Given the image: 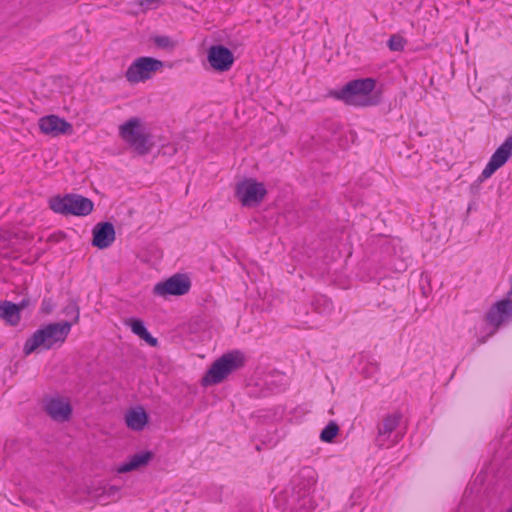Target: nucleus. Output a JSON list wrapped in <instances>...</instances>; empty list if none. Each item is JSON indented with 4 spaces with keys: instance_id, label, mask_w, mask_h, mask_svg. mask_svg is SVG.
I'll list each match as a JSON object with an SVG mask.
<instances>
[{
    "instance_id": "f257e3e1",
    "label": "nucleus",
    "mask_w": 512,
    "mask_h": 512,
    "mask_svg": "<svg viewBox=\"0 0 512 512\" xmlns=\"http://www.w3.org/2000/svg\"><path fill=\"white\" fill-rule=\"evenodd\" d=\"M376 80L374 78H358L347 82L340 89H331L327 96L343 102L348 106L368 107L382 102L381 92H374Z\"/></svg>"
},
{
    "instance_id": "f03ea898",
    "label": "nucleus",
    "mask_w": 512,
    "mask_h": 512,
    "mask_svg": "<svg viewBox=\"0 0 512 512\" xmlns=\"http://www.w3.org/2000/svg\"><path fill=\"white\" fill-rule=\"evenodd\" d=\"M72 323L61 321L42 325L31 337H29L23 347V353L30 355L38 348L50 350L61 346L67 339L71 331Z\"/></svg>"
},
{
    "instance_id": "7ed1b4c3",
    "label": "nucleus",
    "mask_w": 512,
    "mask_h": 512,
    "mask_svg": "<svg viewBox=\"0 0 512 512\" xmlns=\"http://www.w3.org/2000/svg\"><path fill=\"white\" fill-rule=\"evenodd\" d=\"M245 362V355L240 350H233L223 354L207 369L201 379V385L208 387L223 382L229 374L243 368Z\"/></svg>"
},
{
    "instance_id": "20e7f679",
    "label": "nucleus",
    "mask_w": 512,
    "mask_h": 512,
    "mask_svg": "<svg viewBox=\"0 0 512 512\" xmlns=\"http://www.w3.org/2000/svg\"><path fill=\"white\" fill-rule=\"evenodd\" d=\"M49 208L64 216L72 215L84 217L94 209V203L91 199L76 193H69L63 196L56 195L49 199Z\"/></svg>"
},
{
    "instance_id": "39448f33",
    "label": "nucleus",
    "mask_w": 512,
    "mask_h": 512,
    "mask_svg": "<svg viewBox=\"0 0 512 512\" xmlns=\"http://www.w3.org/2000/svg\"><path fill=\"white\" fill-rule=\"evenodd\" d=\"M120 137L139 155L150 153L153 147L152 136L145 132L141 119L132 117L119 127Z\"/></svg>"
},
{
    "instance_id": "423d86ee",
    "label": "nucleus",
    "mask_w": 512,
    "mask_h": 512,
    "mask_svg": "<svg viewBox=\"0 0 512 512\" xmlns=\"http://www.w3.org/2000/svg\"><path fill=\"white\" fill-rule=\"evenodd\" d=\"M266 195L267 190L264 183L258 182L255 178H244L235 187L234 196L244 207L260 205Z\"/></svg>"
},
{
    "instance_id": "0eeeda50",
    "label": "nucleus",
    "mask_w": 512,
    "mask_h": 512,
    "mask_svg": "<svg viewBox=\"0 0 512 512\" xmlns=\"http://www.w3.org/2000/svg\"><path fill=\"white\" fill-rule=\"evenodd\" d=\"M162 66L161 60L152 57H139L128 67L125 77L130 83L143 82L151 78L152 73Z\"/></svg>"
},
{
    "instance_id": "6e6552de",
    "label": "nucleus",
    "mask_w": 512,
    "mask_h": 512,
    "mask_svg": "<svg viewBox=\"0 0 512 512\" xmlns=\"http://www.w3.org/2000/svg\"><path fill=\"white\" fill-rule=\"evenodd\" d=\"M512 276L511 288L507 293V298L494 303L485 315V321L493 327L488 336L493 335L499 327L507 320L512 318Z\"/></svg>"
},
{
    "instance_id": "1a4fd4ad",
    "label": "nucleus",
    "mask_w": 512,
    "mask_h": 512,
    "mask_svg": "<svg viewBox=\"0 0 512 512\" xmlns=\"http://www.w3.org/2000/svg\"><path fill=\"white\" fill-rule=\"evenodd\" d=\"M191 281L188 275L177 273L168 279L157 283L153 288V293L158 296H182L189 292Z\"/></svg>"
},
{
    "instance_id": "9d476101",
    "label": "nucleus",
    "mask_w": 512,
    "mask_h": 512,
    "mask_svg": "<svg viewBox=\"0 0 512 512\" xmlns=\"http://www.w3.org/2000/svg\"><path fill=\"white\" fill-rule=\"evenodd\" d=\"M43 410L52 420L63 423L71 419L73 407L65 398L49 397L44 400Z\"/></svg>"
},
{
    "instance_id": "9b49d317",
    "label": "nucleus",
    "mask_w": 512,
    "mask_h": 512,
    "mask_svg": "<svg viewBox=\"0 0 512 512\" xmlns=\"http://www.w3.org/2000/svg\"><path fill=\"white\" fill-rule=\"evenodd\" d=\"M207 60L213 70L226 72L234 63L233 52L222 44L212 45L207 51Z\"/></svg>"
},
{
    "instance_id": "f8f14e48",
    "label": "nucleus",
    "mask_w": 512,
    "mask_h": 512,
    "mask_svg": "<svg viewBox=\"0 0 512 512\" xmlns=\"http://www.w3.org/2000/svg\"><path fill=\"white\" fill-rule=\"evenodd\" d=\"M39 128L42 133L53 137L73 132L71 123L53 114L41 117L39 119Z\"/></svg>"
},
{
    "instance_id": "ddd939ff",
    "label": "nucleus",
    "mask_w": 512,
    "mask_h": 512,
    "mask_svg": "<svg viewBox=\"0 0 512 512\" xmlns=\"http://www.w3.org/2000/svg\"><path fill=\"white\" fill-rule=\"evenodd\" d=\"M115 240V228L109 221H103L95 225L92 231V246L98 249H106Z\"/></svg>"
},
{
    "instance_id": "4468645a",
    "label": "nucleus",
    "mask_w": 512,
    "mask_h": 512,
    "mask_svg": "<svg viewBox=\"0 0 512 512\" xmlns=\"http://www.w3.org/2000/svg\"><path fill=\"white\" fill-rule=\"evenodd\" d=\"M154 456V452L149 450L136 453L130 456L127 461L121 463L117 471L119 473H127L145 467L154 458Z\"/></svg>"
},
{
    "instance_id": "2eb2a0df",
    "label": "nucleus",
    "mask_w": 512,
    "mask_h": 512,
    "mask_svg": "<svg viewBox=\"0 0 512 512\" xmlns=\"http://www.w3.org/2000/svg\"><path fill=\"white\" fill-rule=\"evenodd\" d=\"M149 422V415L141 406L131 408L125 415V423L133 431H142Z\"/></svg>"
},
{
    "instance_id": "dca6fc26",
    "label": "nucleus",
    "mask_w": 512,
    "mask_h": 512,
    "mask_svg": "<svg viewBox=\"0 0 512 512\" xmlns=\"http://www.w3.org/2000/svg\"><path fill=\"white\" fill-rule=\"evenodd\" d=\"M0 319L10 326H17L21 321V314H18L16 303L8 300L0 301Z\"/></svg>"
},
{
    "instance_id": "f3484780",
    "label": "nucleus",
    "mask_w": 512,
    "mask_h": 512,
    "mask_svg": "<svg viewBox=\"0 0 512 512\" xmlns=\"http://www.w3.org/2000/svg\"><path fill=\"white\" fill-rule=\"evenodd\" d=\"M127 324L135 335H137L140 339L144 340L151 347H156L158 345L157 338L153 337L149 333L144 321L138 318H130L128 319Z\"/></svg>"
},
{
    "instance_id": "a211bd4d",
    "label": "nucleus",
    "mask_w": 512,
    "mask_h": 512,
    "mask_svg": "<svg viewBox=\"0 0 512 512\" xmlns=\"http://www.w3.org/2000/svg\"><path fill=\"white\" fill-rule=\"evenodd\" d=\"M512 156V136L506 138V140L495 150L492 154L491 159L495 161L501 167Z\"/></svg>"
},
{
    "instance_id": "6ab92c4d",
    "label": "nucleus",
    "mask_w": 512,
    "mask_h": 512,
    "mask_svg": "<svg viewBox=\"0 0 512 512\" xmlns=\"http://www.w3.org/2000/svg\"><path fill=\"white\" fill-rule=\"evenodd\" d=\"M402 418V414L400 412H395L391 415L386 416L383 419V424L379 427L378 437H382L384 435H390L399 425L400 420Z\"/></svg>"
},
{
    "instance_id": "aec40b11",
    "label": "nucleus",
    "mask_w": 512,
    "mask_h": 512,
    "mask_svg": "<svg viewBox=\"0 0 512 512\" xmlns=\"http://www.w3.org/2000/svg\"><path fill=\"white\" fill-rule=\"evenodd\" d=\"M339 433V426L335 421H330L321 431L320 440L331 443Z\"/></svg>"
},
{
    "instance_id": "412c9836",
    "label": "nucleus",
    "mask_w": 512,
    "mask_h": 512,
    "mask_svg": "<svg viewBox=\"0 0 512 512\" xmlns=\"http://www.w3.org/2000/svg\"><path fill=\"white\" fill-rule=\"evenodd\" d=\"M314 509V501L308 496H303L298 500L297 506L293 507L291 512H311Z\"/></svg>"
},
{
    "instance_id": "4be33fe9",
    "label": "nucleus",
    "mask_w": 512,
    "mask_h": 512,
    "mask_svg": "<svg viewBox=\"0 0 512 512\" xmlns=\"http://www.w3.org/2000/svg\"><path fill=\"white\" fill-rule=\"evenodd\" d=\"M406 43L407 40L403 36L394 34L388 40L387 45L391 51L401 52L404 50Z\"/></svg>"
},
{
    "instance_id": "5701e85b",
    "label": "nucleus",
    "mask_w": 512,
    "mask_h": 512,
    "mask_svg": "<svg viewBox=\"0 0 512 512\" xmlns=\"http://www.w3.org/2000/svg\"><path fill=\"white\" fill-rule=\"evenodd\" d=\"M63 313L66 316L72 317V325L79 321L80 308L76 302V300H70L69 303L63 309Z\"/></svg>"
},
{
    "instance_id": "b1692460",
    "label": "nucleus",
    "mask_w": 512,
    "mask_h": 512,
    "mask_svg": "<svg viewBox=\"0 0 512 512\" xmlns=\"http://www.w3.org/2000/svg\"><path fill=\"white\" fill-rule=\"evenodd\" d=\"M499 168H501V166L490 158L489 162L487 163V165L485 166L481 173L480 181H483L491 177Z\"/></svg>"
},
{
    "instance_id": "393cba45",
    "label": "nucleus",
    "mask_w": 512,
    "mask_h": 512,
    "mask_svg": "<svg viewBox=\"0 0 512 512\" xmlns=\"http://www.w3.org/2000/svg\"><path fill=\"white\" fill-rule=\"evenodd\" d=\"M36 303V299H31L29 296L25 295V297L19 303H16L18 314H21V311L25 310L30 306H35Z\"/></svg>"
},
{
    "instance_id": "a878e982",
    "label": "nucleus",
    "mask_w": 512,
    "mask_h": 512,
    "mask_svg": "<svg viewBox=\"0 0 512 512\" xmlns=\"http://www.w3.org/2000/svg\"><path fill=\"white\" fill-rule=\"evenodd\" d=\"M154 43L159 48H172L174 45L168 36H156Z\"/></svg>"
},
{
    "instance_id": "bb28decb",
    "label": "nucleus",
    "mask_w": 512,
    "mask_h": 512,
    "mask_svg": "<svg viewBox=\"0 0 512 512\" xmlns=\"http://www.w3.org/2000/svg\"><path fill=\"white\" fill-rule=\"evenodd\" d=\"M160 2L161 0H138V4L142 7V11L156 9Z\"/></svg>"
},
{
    "instance_id": "cd10ccee",
    "label": "nucleus",
    "mask_w": 512,
    "mask_h": 512,
    "mask_svg": "<svg viewBox=\"0 0 512 512\" xmlns=\"http://www.w3.org/2000/svg\"><path fill=\"white\" fill-rule=\"evenodd\" d=\"M54 309V302L51 298H44L41 303V313L50 314Z\"/></svg>"
},
{
    "instance_id": "c85d7f7f",
    "label": "nucleus",
    "mask_w": 512,
    "mask_h": 512,
    "mask_svg": "<svg viewBox=\"0 0 512 512\" xmlns=\"http://www.w3.org/2000/svg\"><path fill=\"white\" fill-rule=\"evenodd\" d=\"M120 488L115 485H109L102 488L101 494H96L97 497L107 495L108 497L115 496L119 492Z\"/></svg>"
},
{
    "instance_id": "c756f323",
    "label": "nucleus",
    "mask_w": 512,
    "mask_h": 512,
    "mask_svg": "<svg viewBox=\"0 0 512 512\" xmlns=\"http://www.w3.org/2000/svg\"><path fill=\"white\" fill-rule=\"evenodd\" d=\"M66 238V234L63 231H58L50 235L47 239L48 242H60Z\"/></svg>"
},
{
    "instance_id": "7c9ffc66",
    "label": "nucleus",
    "mask_w": 512,
    "mask_h": 512,
    "mask_svg": "<svg viewBox=\"0 0 512 512\" xmlns=\"http://www.w3.org/2000/svg\"><path fill=\"white\" fill-rule=\"evenodd\" d=\"M429 281H430V280H429V277H428L427 275H424V274H422V275H421V280H420V282H421L422 294H423L424 296H427V295H428V293L430 292V289H429V290H426V289H425V287L423 286V282H425V283L429 284Z\"/></svg>"
},
{
    "instance_id": "2f4dec72",
    "label": "nucleus",
    "mask_w": 512,
    "mask_h": 512,
    "mask_svg": "<svg viewBox=\"0 0 512 512\" xmlns=\"http://www.w3.org/2000/svg\"><path fill=\"white\" fill-rule=\"evenodd\" d=\"M486 341V337H482L481 339L478 340V342L480 344L484 343Z\"/></svg>"
}]
</instances>
